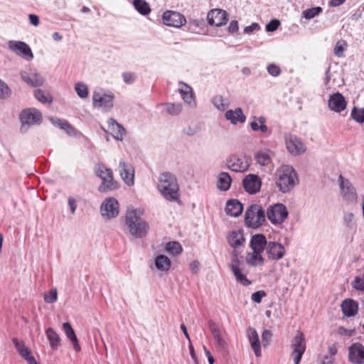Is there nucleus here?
<instances>
[{
    "label": "nucleus",
    "instance_id": "obj_49",
    "mask_svg": "<svg viewBox=\"0 0 364 364\" xmlns=\"http://www.w3.org/2000/svg\"><path fill=\"white\" fill-rule=\"evenodd\" d=\"M11 95V91L9 86L0 80V99H8Z\"/></svg>",
    "mask_w": 364,
    "mask_h": 364
},
{
    "label": "nucleus",
    "instance_id": "obj_26",
    "mask_svg": "<svg viewBox=\"0 0 364 364\" xmlns=\"http://www.w3.org/2000/svg\"><path fill=\"white\" fill-rule=\"evenodd\" d=\"M208 326L213 337L217 343L218 346L221 349H225L227 347V343L221 336V331L218 326L212 320L208 321Z\"/></svg>",
    "mask_w": 364,
    "mask_h": 364
},
{
    "label": "nucleus",
    "instance_id": "obj_56",
    "mask_svg": "<svg viewBox=\"0 0 364 364\" xmlns=\"http://www.w3.org/2000/svg\"><path fill=\"white\" fill-rule=\"evenodd\" d=\"M267 69L268 73L273 77H277L281 73V70L279 67L274 64L269 65Z\"/></svg>",
    "mask_w": 364,
    "mask_h": 364
},
{
    "label": "nucleus",
    "instance_id": "obj_25",
    "mask_svg": "<svg viewBox=\"0 0 364 364\" xmlns=\"http://www.w3.org/2000/svg\"><path fill=\"white\" fill-rule=\"evenodd\" d=\"M242 204L238 200L231 199L226 203L225 212L230 216L238 217L242 214Z\"/></svg>",
    "mask_w": 364,
    "mask_h": 364
},
{
    "label": "nucleus",
    "instance_id": "obj_40",
    "mask_svg": "<svg viewBox=\"0 0 364 364\" xmlns=\"http://www.w3.org/2000/svg\"><path fill=\"white\" fill-rule=\"evenodd\" d=\"M254 121L250 123V127L253 131H261L264 133L267 132V127L265 125L266 119L264 117H254Z\"/></svg>",
    "mask_w": 364,
    "mask_h": 364
},
{
    "label": "nucleus",
    "instance_id": "obj_33",
    "mask_svg": "<svg viewBox=\"0 0 364 364\" xmlns=\"http://www.w3.org/2000/svg\"><path fill=\"white\" fill-rule=\"evenodd\" d=\"M63 328L65 331V335L67 336L68 338L70 340L73 345V348L75 350L78 351L80 349V345L78 343L77 338L75 335V333L72 328L70 323L66 322L63 324Z\"/></svg>",
    "mask_w": 364,
    "mask_h": 364
},
{
    "label": "nucleus",
    "instance_id": "obj_39",
    "mask_svg": "<svg viewBox=\"0 0 364 364\" xmlns=\"http://www.w3.org/2000/svg\"><path fill=\"white\" fill-rule=\"evenodd\" d=\"M255 159L259 165L267 166L272 160V154L269 150L259 151L255 154Z\"/></svg>",
    "mask_w": 364,
    "mask_h": 364
},
{
    "label": "nucleus",
    "instance_id": "obj_7",
    "mask_svg": "<svg viewBox=\"0 0 364 364\" xmlns=\"http://www.w3.org/2000/svg\"><path fill=\"white\" fill-rule=\"evenodd\" d=\"M288 210L282 203H276L270 205L267 210L268 220L274 225L282 223L288 217Z\"/></svg>",
    "mask_w": 364,
    "mask_h": 364
},
{
    "label": "nucleus",
    "instance_id": "obj_24",
    "mask_svg": "<svg viewBox=\"0 0 364 364\" xmlns=\"http://www.w3.org/2000/svg\"><path fill=\"white\" fill-rule=\"evenodd\" d=\"M22 80L32 87H40L44 82V78L37 73H28L26 71L21 72Z\"/></svg>",
    "mask_w": 364,
    "mask_h": 364
},
{
    "label": "nucleus",
    "instance_id": "obj_17",
    "mask_svg": "<svg viewBox=\"0 0 364 364\" xmlns=\"http://www.w3.org/2000/svg\"><path fill=\"white\" fill-rule=\"evenodd\" d=\"M242 185L244 189L250 194H255L258 193L261 188V178L255 174L247 175L243 181Z\"/></svg>",
    "mask_w": 364,
    "mask_h": 364
},
{
    "label": "nucleus",
    "instance_id": "obj_53",
    "mask_svg": "<svg viewBox=\"0 0 364 364\" xmlns=\"http://www.w3.org/2000/svg\"><path fill=\"white\" fill-rule=\"evenodd\" d=\"M272 337V333L271 331L267 329L263 331L262 333V343L264 348L267 347L269 345Z\"/></svg>",
    "mask_w": 364,
    "mask_h": 364
},
{
    "label": "nucleus",
    "instance_id": "obj_34",
    "mask_svg": "<svg viewBox=\"0 0 364 364\" xmlns=\"http://www.w3.org/2000/svg\"><path fill=\"white\" fill-rule=\"evenodd\" d=\"M46 334L51 349L56 350L60 345V338L59 335L51 327L46 329Z\"/></svg>",
    "mask_w": 364,
    "mask_h": 364
},
{
    "label": "nucleus",
    "instance_id": "obj_13",
    "mask_svg": "<svg viewBox=\"0 0 364 364\" xmlns=\"http://www.w3.org/2000/svg\"><path fill=\"white\" fill-rule=\"evenodd\" d=\"M20 119L22 123V129L26 125L28 127L35 124H39L42 119V114L36 109H26L21 112Z\"/></svg>",
    "mask_w": 364,
    "mask_h": 364
},
{
    "label": "nucleus",
    "instance_id": "obj_6",
    "mask_svg": "<svg viewBox=\"0 0 364 364\" xmlns=\"http://www.w3.org/2000/svg\"><path fill=\"white\" fill-rule=\"evenodd\" d=\"M239 255L240 252L236 249H234L232 251V262L229 264V266L235 277L236 281L242 286L247 287L252 284V282L250 279H248L245 274L242 273V269L240 268L242 262L239 258Z\"/></svg>",
    "mask_w": 364,
    "mask_h": 364
},
{
    "label": "nucleus",
    "instance_id": "obj_43",
    "mask_svg": "<svg viewBox=\"0 0 364 364\" xmlns=\"http://www.w3.org/2000/svg\"><path fill=\"white\" fill-rule=\"evenodd\" d=\"M166 251L172 255H178L181 253L183 248L181 245L176 241L168 242L166 245Z\"/></svg>",
    "mask_w": 364,
    "mask_h": 364
},
{
    "label": "nucleus",
    "instance_id": "obj_44",
    "mask_svg": "<svg viewBox=\"0 0 364 364\" xmlns=\"http://www.w3.org/2000/svg\"><path fill=\"white\" fill-rule=\"evenodd\" d=\"M165 106L166 112L172 116L180 114L183 109V106L181 103H166Z\"/></svg>",
    "mask_w": 364,
    "mask_h": 364
},
{
    "label": "nucleus",
    "instance_id": "obj_57",
    "mask_svg": "<svg viewBox=\"0 0 364 364\" xmlns=\"http://www.w3.org/2000/svg\"><path fill=\"white\" fill-rule=\"evenodd\" d=\"M280 22L277 19H273L266 25V31L267 32H273L277 29Z\"/></svg>",
    "mask_w": 364,
    "mask_h": 364
},
{
    "label": "nucleus",
    "instance_id": "obj_10",
    "mask_svg": "<svg viewBox=\"0 0 364 364\" xmlns=\"http://www.w3.org/2000/svg\"><path fill=\"white\" fill-rule=\"evenodd\" d=\"M114 95L105 94L102 90H94L92 95V104L95 107L110 109L113 107Z\"/></svg>",
    "mask_w": 364,
    "mask_h": 364
},
{
    "label": "nucleus",
    "instance_id": "obj_37",
    "mask_svg": "<svg viewBox=\"0 0 364 364\" xmlns=\"http://www.w3.org/2000/svg\"><path fill=\"white\" fill-rule=\"evenodd\" d=\"M171 265L170 259L164 255H160L155 258V266L159 271L166 272L170 269Z\"/></svg>",
    "mask_w": 364,
    "mask_h": 364
},
{
    "label": "nucleus",
    "instance_id": "obj_18",
    "mask_svg": "<svg viewBox=\"0 0 364 364\" xmlns=\"http://www.w3.org/2000/svg\"><path fill=\"white\" fill-rule=\"evenodd\" d=\"M348 360L353 364H364V346L362 343H355L348 348Z\"/></svg>",
    "mask_w": 364,
    "mask_h": 364
},
{
    "label": "nucleus",
    "instance_id": "obj_11",
    "mask_svg": "<svg viewBox=\"0 0 364 364\" xmlns=\"http://www.w3.org/2000/svg\"><path fill=\"white\" fill-rule=\"evenodd\" d=\"M162 21L166 26L175 28H181L186 23V18L183 14L169 10L164 12Z\"/></svg>",
    "mask_w": 364,
    "mask_h": 364
},
{
    "label": "nucleus",
    "instance_id": "obj_3",
    "mask_svg": "<svg viewBox=\"0 0 364 364\" xmlns=\"http://www.w3.org/2000/svg\"><path fill=\"white\" fill-rule=\"evenodd\" d=\"M276 183L282 193H289L299 183L298 174L292 166H283L279 171V177Z\"/></svg>",
    "mask_w": 364,
    "mask_h": 364
},
{
    "label": "nucleus",
    "instance_id": "obj_41",
    "mask_svg": "<svg viewBox=\"0 0 364 364\" xmlns=\"http://www.w3.org/2000/svg\"><path fill=\"white\" fill-rule=\"evenodd\" d=\"M133 6L141 15L146 16L151 12L150 6L145 0H134Z\"/></svg>",
    "mask_w": 364,
    "mask_h": 364
},
{
    "label": "nucleus",
    "instance_id": "obj_16",
    "mask_svg": "<svg viewBox=\"0 0 364 364\" xmlns=\"http://www.w3.org/2000/svg\"><path fill=\"white\" fill-rule=\"evenodd\" d=\"M102 215L107 219L115 218L119 214V203L114 198H107L100 207Z\"/></svg>",
    "mask_w": 364,
    "mask_h": 364
},
{
    "label": "nucleus",
    "instance_id": "obj_22",
    "mask_svg": "<svg viewBox=\"0 0 364 364\" xmlns=\"http://www.w3.org/2000/svg\"><path fill=\"white\" fill-rule=\"evenodd\" d=\"M107 123L108 129L109 130L112 136L116 140L122 141L124 135L126 134L125 128L113 118L109 119Z\"/></svg>",
    "mask_w": 364,
    "mask_h": 364
},
{
    "label": "nucleus",
    "instance_id": "obj_46",
    "mask_svg": "<svg viewBox=\"0 0 364 364\" xmlns=\"http://www.w3.org/2000/svg\"><path fill=\"white\" fill-rule=\"evenodd\" d=\"M95 173L102 179V177L110 178V175L112 174V171L111 169L107 168L105 165L100 164H97L95 167Z\"/></svg>",
    "mask_w": 364,
    "mask_h": 364
},
{
    "label": "nucleus",
    "instance_id": "obj_9",
    "mask_svg": "<svg viewBox=\"0 0 364 364\" xmlns=\"http://www.w3.org/2000/svg\"><path fill=\"white\" fill-rule=\"evenodd\" d=\"M285 143L287 150L293 156L301 155L306 150L304 142L295 135L286 134Z\"/></svg>",
    "mask_w": 364,
    "mask_h": 364
},
{
    "label": "nucleus",
    "instance_id": "obj_32",
    "mask_svg": "<svg viewBox=\"0 0 364 364\" xmlns=\"http://www.w3.org/2000/svg\"><path fill=\"white\" fill-rule=\"evenodd\" d=\"M12 342L15 346V348L18 354L24 359L27 360L31 355H32L31 350L29 348L25 346L23 341H19L16 338L12 339Z\"/></svg>",
    "mask_w": 364,
    "mask_h": 364
},
{
    "label": "nucleus",
    "instance_id": "obj_28",
    "mask_svg": "<svg viewBox=\"0 0 364 364\" xmlns=\"http://www.w3.org/2000/svg\"><path fill=\"white\" fill-rule=\"evenodd\" d=\"M225 118L232 124H236L238 122L244 123L246 120V117L240 107L236 108L235 110H228L225 112Z\"/></svg>",
    "mask_w": 364,
    "mask_h": 364
},
{
    "label": "nucleus",
    "instance_id": "obj_51",
    "mask_svg": "<svg viewBox=\"0 0 364 364\" xmlns=\"http://www.w3.org/2000/svg\"><path fill=\"white\" fill-rule=\"evenodd\" d=\"M34 96L39 102L43 103L52 102V98L50 96H46L44 92L40 89L35 91Z\"/></svg>",
    "mask_w": 364,
    "mask_h": 364
},
{
    "label": "nucleus",
    "instance_id": "obj_27",
    "mask_svg": "<svg viewBox=\"0 0 364 364\" xmlns=\"http://www.w3.org/2000/svg\"><path fill=\"white\" fill-rule=\"evenodd\" d=\"M250 245L252 250L262 252L267 249L268 242L264 235L256 234L252 237Z\"/></svg>",
    "mask_w": 364,
    "mask_h": 364
},
{
    "label": "nucleus",
    "instance_id": "obj_23",
    "mask_svg": "<svg viewBox=\"0 0 364 364\" xmlns=\"http://www.w3.org/2000/svg\"><path fill=\"white\" fill-rule=\"evenodd\" d=\"M247 337L250 343L251 347L257 357L261 356V343L259 335L255 328L249 327L247 331Z\"/></svg>",
    "mask_w": 364,
    "mask_h": 364
},
{
    "label": "nucleus",
    "instance_id": "obj_14",
    "mask_svg": "<svg viewBox=\"0 0 364 364\" xmlns=\"http://www.w3.org/2000/svg\"><path fill=\"white\" fill-rule=\"evenodd\" d=\"M9 48L16 54L27 60H31L33 58V54L31 48L23 41H10Z\"/></svg>",
    "mask_w": 364,
    "mask_h": 364
},
{
    "label": "nucleus",
    "instance_id": "obj_12",
    "mask_svg": "<svg viewBox=\"0 0 364 364\" xmlns=\"http://www.w3.org/2000/svg\"><path fill=\"white\" fill-rule=\"evenodd\" d=\"M227 166L235 172H244L250 166V164L245 156L231 155L226 160Z\"/></svg>",
    "mask_w": 364,
    "mask_h": 364
},
{
    "label": "nucleus",
    "instance_id": "obj_4",
    "mask_svg": "<svg viewBox=\"0 0 364 364\" xmlns=\"http://www.w3.org/2000/svg\"><path fill=\"white\" fill-rule=\"evenodd\" d=\"M265 221V211L262 206L252 204L248 207L245 212V222L252 228H259Z\"/></svg>",
    "mask_w": 364,
    "mask_h": 364
},
{
    "label": "nucleus",
    "instance_id": "obj_47",
    "mask_svg": "<svg viewBox=\"0 0 364 364\" xmlns=\"http://www.w3.org/2000/svg\"><path fill=\"white\" fill-rule=\"evenodd\" d=\"M350 115L356 122L363 124L364 122V107L357 108L354 107L351 111Z\"/></svg>",
    "mask_w": 364,
    "mask_h": 364
},
{
    "label": "nucleus",
    "instance_id": "obj_52",
    "mask_svg": "<svg viewBox=\"0 0 364 364\" xmlns=\"http://www.w3.org/2000/svg\"><path fill=\"white\" fill-rule=\"evenodd\" d=\"M212 102L213 105L219 110H225L228 104L224 102V100L222 96H215L213 98Z\"/></svg>",
    "mask_w": 364,
    "mask_h": 364
},
{
    "label": "nucleus",
    "instance_id": "obj_45",
    "mask_svg": "<svg viewBox=\"0 0 364 364\" xmlns=\"http://www.w3.org/2000/svg\"><path fill=\"white\" fill-rule=\"evenodd\" d=\"M322 12V8L320 6L313 7L303 11L301 16L306 19H311Z\"/></svg>",
    "mask_w": 364,
    "mask_h": 364
},
{
    "label": "nucleus",
    "instance_id": "obj_19",
    "mask_svg": "<svg viewBox=\"0 0 364 364\" xmlns=\"http://www.w3.org/2000/svg\"><path fill=\"white\" fill-rule=\"evenodd\" d=\"M119 171L122 179L129 186L134 183V169L132 164L120 161L119 164Z\"/></svg>",
    "mask_w": 364,
    "mask_h": 364
},
{
    "label": "nucleus",
    "instance_id": "obj_31",
    "mask_svg": "<svg viewBox=\"0 0 364 364\" xmlns=\"http://www.w3.org/2000/svg\"><path fill=\"white\" fill-rule=\"evenodd\" d=\"M119 184L113 178V174L110 175V178L102 177V183L98 188V191L102 193L107 192L117 189Z\"/></svg>",
    "mask_w": 364,
    "mask_h": 364
},
{
    "label": "nucleus",
    "instance_id": "obj_1",
    "mask_svg": "<svg viewBox=\"0 0 364 364\" xmlns=\"http://www.w3.org/2000/svg\"><path fill=\"white\" fill-rule=\"evenodd\" d=\"M158 189L166 200L181 203L177 179L171 173L164 172L160 175Z\"/></svg>",
    "mask_w": 364,
    "mask_h": 364
},
{
    "label": "nucleus",
    "instance_id": "obj_15",
    "mask_svg": "<svg viewBox=\"0 0 364 364\" xmlns=\"http://www.w3.org/2000/svg\"><path fill=\"white\" fill-rule=\"evenodd\" d=\"M228 13L220 9H214L210 10L207 15L208 23L210 26H222L227 23Z\"/></svg>",
    "mask_w": 364,
    "mask_h": 364
},
{
    "label": "nucleus",
    "instance_id": "obj_42",
    "mask_svg": "<svg viewBox=\"0 0 364 364\" xmlns=\"http://www.w3.org/2000/svg\"><path fill=\"white\" fill-rule=\"evenodd\" d=\"M51 122L53 124L59 126L60 129L65 130L70 135L75 134L76 132L75 129L67 120L60 119L55 120L51 119Z\"/></svg>",
    "mask_w": 364,
    "mask_h": 364
},
{
    "label": "nucleus",
    "instance_id": "obj_61",
    "mask_svg": "<svg viewBox=\"0 0 364 364\" xmlns=\"http://www.w3.org/2000/svg\"><path fill=\"white\" fill-rule=\"evenodd\" d=\"M343 50H344V48H343L342 43H341L340 42H338L336 44V46L334 48L335 55L338 57H341L343 55Z\"/></svg>",
    "mask_w": 364,
    "mask_h": 364
},
{
    "label": "nucleus",
    "instance_id": "obj_2",
    "mask_svg": "<svg viewBox=\"0 0 364 364\" xmlns=\"http://www.w3.org/2000/svg\"><path fill=\"white\" fill-rule=\"evenodd\" d=\"M141 214L140 210L133 209L128 211L125 216V224L130 234L137 238L146 236L149 229L148 223L141 218Z\"/></svg>",
    "mask_w": 364,
    "mask_h": 364
},
{
    "label": "nucleus",
    "instance_id": "obj_48",
    "mask_svg": "<svg viewBox=\"0 0 364 364\" xmlns=\"http://www.w3.org/2000/svg\"><path fill=\"white\" fill-rule=\"evenodd\" d=\"M75 90L80 98H86L88 96V87L83 82H77L75 86Z\"/></svg>",
    "mask_w": 364,
    "mask_h": 364
},
{
    "label": "nucleus",
    "instance_id": "obj_21",
    "mask_svg": "<svg viewBox=\"0 0 364 364\" xmlns=\"http://www.w3.org/2000/svg\"><path fill=\"white\" fill-rule=\"evenodd\" d=\"M285 253L284 246L277 242H269L267 247V254L268 258L272 260H279L282 259Z\"/></svg>",
    "mask_w": 364,
    "mask_h": 364
},
{
    "label": "nucleus",
    "instance_id": "obj_63",
    "mask_svg": "<svg viewBox=\"0 0 364 364\" xmlns=\"http://www.w3.org/2000/svg\"><path fill=\"white\" fill-rule=\"evenodd\" d=\"M188 348H189L190 355H191L192 359L193 360L194 364H198V360L197 356L195 353L194 348H193L191 342H190Z\"/></svg>",
    "mask_w": 364,
    "mask_h": 364
},
{
    "label": "nucleus",
    "instance_id": "obj_20",
    "mask_svg": "<svg viewBox=\"0 0 364 364\" xmlns=\"http://www.w3.org/2000/svg\"><path fill=\"white\" fill-rule=\"evenodd\" d=\"M346 101L340 92H336L331 95L329 97L328 106L331 110L336 112H341L346 107Z\"/></svg>",
    "mask_w": 364,
    "mask_h": 364
},
{
    "label": "nucleus",
    "instance_id": "obj_29",
    "mask_svg": "<svg viewBox=\"0 0 364 364\" xmlns=\"http://www.w3.org/2000/svg\"><path fill=\"white\" fill-rule=\"evenodd\" d=\"M341 309L345 316L351 317L358 313V304L354 300L348 299L342 302Z\"/></svg>",
    "mask_w": 364,
    "mask_h": 364
},
{
    "label": "nucleus",
    "instance_id": "obj_36",
    "mask_svg": "<svg viewBox=\"0 0 364 364\" xmlns=\"http://www.w3.org/2000/svg\"><path fill=\"white\" fill-rule=\"evenodd\" d=\"M180 84L183 85L184 87L179 89V92L182 96L184 102L188 105L194 104V97L193 94L192 88L186 83L180 82Z\"/></svg>",
    "mask_w": 364,
    "mask_h": 364
},
{
    "label": "nucleus",
    "instance_id": "obj_62",
    "mask_svg": "<svg viewBox=\"0 0 364 364\" xmlns=\"http://www.w3.org/2000/svg\"><path fill=\"white\" fill-rule=\"evenodd\" d=\"M122 76L124 82L127 84H132L134 81V78L130 73H124Z\"/></svg>",
    "mask_w": 364,
    "mask_h": 364
},
{
    "label": "nucleus",
    "instance_id": "obj_54",
    "mask_svg": "<svg viewBox=\"0 0 364 364\" xmlns=\"http://www.w3.org/2000/svg\"><path fill=\"white\" fill-rule=\"evenodd\" d=\"M266 295L267 294L264 291L259 290L254 292L251 296V299L255 303L259 304L262 301V298L265 297Z\"/></svg>",
    "mask_w": 364,
    "mask_h": 364
},
{
    "label": "nucleus",
    "instance_id": "obj_38",
    "mask_svg": "<svg viewBox=\"0 0 364 364\" xmlns=\"http://www.w3.org/2000/svg\"><path fill=\"white\" fill-rule=\"evenodd\" d=\"M246 262L250 266L253 267L263 264L264 258L262 256V252L252 250V252H250L247 255Z\"/></svg>",
    "mask_w": 364,
    "mask_h": 364
},
{
    "label": "nucleus",
    "instance_id": "obj_64",
    "mask_svg": "<svg viewBox=\"0 0 364 364\" xmlns=\"http://www.w3.org/2000/svg\"><path fill=\"white\" fill-rule=\"evenodd\" d=\"M30 23L35 26H38L39 25V17L36 14H29L28 16Z\"/></svg>",
    "mask_w": 364,
    "mask_h": 364
},
{
    "label": "nucleus",
    "instance_id": "obj_30",
    "mask_svg": "<svg viewBox=\"0 0 364 364\" xmlns=\"http://www.w3.org/2000/svg\"><path fill=\"white\" fill-rule=\"evenodd\" d=\"M245 238L241 230H233L228 236V242L234 249L243 245Z\"/></svg>",
    "mask_w": 364,
    "mask_h": 364
},
{
    "label": "nucleus",
    "instance_id": "obj_55",
    "mask_svg": "<svg viewBox=\"0 0 364 364\" xmlns=\"http://www.w3.org/2000/svg\"><path fill=\"white\" fill-rule=\"evenodd\" d=\"M354 289L360 291H364V278L356 277L353 282Z\"/></svg>",
    "mask_w": 364,
    "mask_h": 364
},
{
    "label": "nucleus",
    "instance_id": "obj_8",
    "mask_svg": "<svg viewBox=\"0 0 364 364\" xmlns=\"http://www.w3.org/2000/svg\"><path fill=\"white\" fill-rule=\"evenodd\" d=\"M338 181L341 191V194L344 200L350 203L356 202L358 195L356 190L351 182L348 179L344 178L342 175H339Z\"/></svg>",
    "mask_w": 364,
    "mask_h": 364
},
{
    "label": "nucleus",
    "instance_id": "obj_60",
    "mask_svg": "<svg viewBox=\"0 0 364 364\" xmlns=\"http://www.w3.org/2000/svg\"><path fill=\"white\" fill-rule=\"evenodd\" d=\"M239 29L238 22L236 20H233L230 23V25L228 28V32L230 33H234L237 31Z\"/></svg>",
    "mask_w": 364,
    "mask_h": 364
},
{
    "label": "nucleus",
    "instance_id": "obj_59",
    "mask_svg": "<svg viewBox=\"0 0 364 364\" xmlns=\"http://www.w3.org/2000/svg\"><path fill=\"white\" fill-rule=\"evenodd\" d=\"M257 29H259V24L257 23H252L250 26L245 27L244 33L250 34Z\"/></svg>",
    "mask_w": 364,
    "mask_h": 364
},
{
    "label": "nucleus",
    "instance_id": "obj_35",
    "mask_svg": "<svg viewBox=\"0 0 364 364\" xmlns=\"http://www.w3.org/2000/svg\"><path fill=\"white\" fill-rule=\"evenodd\" d=\"M232 179L228 173L221 172L218 178L217 187L223 191H228L231 185Z\"/></svg>",
    "mask_w": 364,
    "mask_h": 364
},
{
    "label": "nucleus",
    "instance_id": "obj_58",
    "mask_svg": "<svg viewBox=\"0 0 364 364\" xmlns=\"http://www.w3.org/2000/svg\"><path fill=\"white\" fill-rule=\"evenodd\" d=\"M68 206L70 209L71 213L75 214L77 207V200L73 196H69L68 198Z\"/></svg>",
    "mask_w": 364,
    "mask_h": 364
},
{
    "label": "nucleus",
    "instance_id": "obj_50",
    "mask_svg": "<svg viewBox=\"0 0 364 364\" xmlns=\"http://www.w3.org/2000/svg\"><path fill=\"white\" fill-rule=\"evenodd\" d=\"M44 301L46 303L52 304L58 299V292L56 289H53L50 291L45 293L43 296Z\"/></svg>",
    "mask_w": 364,
    "mask_h": 364
},
{
    "label": "nucleus",
    "instance_id": "obj_5",
    "mask_svg": "<svg viewBox=\"0 0 364 364\" xmlns=\"http://www.w3.org/2000/svg\"><path fill=\"white\" fill-rule=\"evenodd\" d=\"M291 348L292 352L291 354L294 364H299L303 354L306 350L305 336L301 331H297L295 336L291 341Z\"/></svg>",
    "mask_w": 364,
    "mask_h": 364
}]
</instances>
